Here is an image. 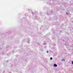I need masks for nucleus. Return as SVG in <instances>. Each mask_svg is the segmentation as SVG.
<instances>
[{
    "label": "nucleus",
    "mask_w": 73,
    "mask_h": 73,
    "mask_svg": "<svg viewBox=\"0 0 73 73\" xmlns=\"http://www.w3.org/2000/svg\"><path fill=\"white\" fill-rule=\"evenodd\" d=\"M54 67H57V64H54Z\"/></svg>",
    "instance_id": "1"
},
{
    "label": "nucleus",
    "mask_w": 73,
    "mask_h": 73,
    "mask_svg": "<svg viewBox=\"0 0 73 73\" xmlns=\"http://www.w3.org/2000/svg\"><path fill=\"white\" fill-rule=\"evenodd\" d=\"M50 60H52V57L50 58Z\"/></svg>",
    "instance_id": "2"
},
{
    "label": "nucleus",
    "mask_w": 73,
    "mask_h": 73,
    "mask_svg": "<svg viewBox=\"0 0 73 73\" xmlns=\"http://www.w3.org/2000/svg\"><path fill=\"white\" fill-rule=\"evenodd\" d=\"M72 64H73V61H72Z\"/></svg>",
    "instance_id": "3"
},
{
    "label": "nucleus",
    "mask_w": 73,
    "mask_h": 73,
    "mask_svg": "<svg viewBox=\"0 0 73 73\" xmlns=\"http://www.w3.org/2000/svg\"><path fill=\"white\" fill-rule=\"evenodd\" d=\"M49 52H48V51H47V53H48Z\"/></svg>",
    "instance_id": "4"
}]
</instances>
